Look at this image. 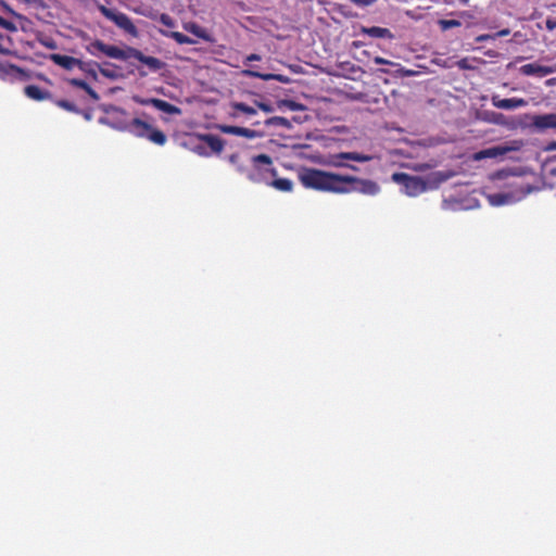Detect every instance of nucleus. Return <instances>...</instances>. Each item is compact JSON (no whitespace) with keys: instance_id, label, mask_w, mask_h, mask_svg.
<instances>
[{"instance_id":"f257e3e1","label":"nucleus","mask_w":556,"mask_h":556,"mask_svg":"<svg viewBox=\"0 0 556 556\" xmlns=\"http://www.w3.org/2000/svg\"><path fill=\"white\" fill-rule=\"evenodd\" d=\"M299 179L305 188L324 192L343 194L356 191L366 195H376L380 192V186L374 180L316 168L303 169L299 174Z\"/></svg>"},{"instance_id":"f03ea898","label":"nucleus","mask_w":556,"mask_h":556,"mask_svg":"<svg viewBox=\"0 0 556 556\" xmlns=\"http://www.w3.org/2000/svg\"><path fill=\"white\" fill-rule=\"evenodd\" d=\"M277 176V169L273 167V160L267 154H258L252 157V169L247 172V177L254 184H269V179Z\"/></svg>"},{"instance_id":"7ed1b4c3","label":"nucleus","mask_w":556,"mask_h":556,"mask_svg":"<svg viewBox=\"0 0 556 556\" xmlns=\"http://www.w3.org/2000/svg\"><path fill=\"white\" fill-rule=\"evenodd\" d=\"M126 129L135 137L148 139L156 146L162 147L167 142V137L162 130L140 118L131 119Z\"/></svg>"},{"instance_id":"20e7f679","label":"nucleus","mask_w":556,"mask_h":556,"mask_svg":"<svg viewBox=\"0 0 556 556\" xmlns=\"http://www.w3.org/2000/svg\"><path fill=\"white\" fill-rule=\"evenodd\" d=\"M392 181L403 187V192L408 197H417L427 190L426 181L418 176H410L406 173H393Z\"/></svg>"},{"instance_id":"39448f33","label":"nucleus","mask_w":556,"mask_h":556,"mask_svg":"<svg viewBox=\"0 0 556 556\" xmlns=\"http://www.w3.org/2000/svg\"><path fill=\"white\" fill-rule=\"evenodd\" d=\"M100 13L111 22H113L118 28L123 29L125 33L137 36L138 30L129 16L123 12H119L114 9H110L105 5H99Z\"/></svg>"},{"instance_id":"423d86ee","label":"nucleus","mask_w":556,"mask_h":556,"mask_svg":"<svg viewBox=\"0 0 556 556\" xmlns=\"http://www.w3.org/2000/svg\"><path fill=\"white\" fill-rule=\"evenodd\" d=\"M86 51L99 58L101 54L117 59V60H127L126 50L118 48L117 46L106 45L102 40L96 39L86 46Z\"/></svg>"},{"instance_id":"0eeeda50","label":"nucleus","mask_w":556,"mask_h":556,"mask_svg":"<svg viewBox=\"0 0 556 556\" xmlns=\"http://www.w3.org/2000/svg\"><path fill=\"white\" fill-rule=\"evenodd\" d=\"M127 59H136L142 64L147 65L150 72L156 73L166 66V63L155 56L143 54L140 50L128 47L126 49Z\"/></svg>"},{"instance_id":"6e6552de","label":"nucleus","mask_w":556,"mask_h":556,"mask_svg":"<svg viewBox=\"0 0 556 556\" xmlns=\"http://www.w3.org/2000/svg\"><path fill=\"white\" fill-rule=\"evenodd\" d=\"M344 160L355 161V162H369L372 160L371 155L363 154L358 152H341L332 155L331 165L336 167H348L352 170H357L358 168L354 165H350L344 163Z\"/></svg>"},{"instance_id":"1a4fd4ad","label":"nucleus","mask_w":556,"mask_h":556,"mask_svg":"<svg viewBox=\"0 0 556 556\" xmlns=\"http://www.w3.org/2000/svg\"><path fill=\"white\" fill-rule=\"evenodd\" d=\"M519 72L525 76L544 77L556 72V68L553 66H545L538 63H528L520 66Z\"/></svg>"},{"instance_id":"9d476101","label":"nucleus","mask_w":556,"mask_h":556,"mask_svg":"<svg viewBox=\"0 0 556 556\" xmlns=\"http://www.w3.org/2000/svg\"><path fill=\"white\" fill-rule=\"evenodd\" d=\"M493 106L502 110H514L518 108H525L528 105V101L522 98H508L501 99L498 96L492 97Z\"/></svg>"},{"instance_id":"9b49d317","label":"nucleus","mask_w":556,"mask_h":556,"mask_svg":"<svg viewBox=\"0 0 556 556\" xmlns=\"http://www.w3.org/2000/svg\"><path fill=\"white\" fill-rule=\"evenodd\" d=\"M50 60L61 66L64 70L72 71L75 67H78L80 60L74 56L53 53L50 55Z\"/></svg>"},{"instance_id":"f8f14e48","label":"nucleus","mask_w":556,"mask_h":556,"mask_svg":"<svg viewBox=\"0 0 556 556\" xmlns=\"http://www.w3.org/2000/svg\"><path fill=\"white\" fill-rule=\"evenodd\" d=\"M242 74L247 77H254V78H260L262 80H277V81H280L282 84H289L290 83V78L288 76H285V75H281V74H264V73H261V72H257V71H253V70H244L242 72Z\"/></svg>"},{"instance_id":"ddd939ff","label":"nucleus","mask_w":556,"mask_h":556,"mask_svg":"<svg viewBox=\"0 0 556 556\" xmlns=\"http://www.w3.org/2000/svg\"><path fill=\"white\" fill-rule=\"evenodd\" d=\"M219 129L224 134L241 136L248 139H253L257 137V131L244 127L239 126H230V125H220Z\"/></svg>"},{"instance_id":"4468645a","label":"nucleus","mask_w":556,"mask_h":556,"mask_svg":"<svg viewBox=\"0 0 556 556\" xmlns=\"http://www.w3.org/2000/svg\"><path fill=\"white\" fill-rule=\"evenodd\" d=\"M510 149L507 147H492L484 150H481L477 153H475L473 159L476 161L484 160V159H495L497 156L506 154Z\"/></svg>"},{"instance_id":"2eb2a0df","label":"nucleus","mask_w":556,"mask_h":556,"mask_svg":"<svg viewBox=\"0 0 556 556\" xmlns=\"http://www.w3.org/2000/svg\"><path fill=\"white\" fill-rule=\"evenodd\" d=\"M24 93L35 101H43L51 99V93L49 91H46L41 89L39 86L36 85H28L24 88Z\"/></svg>"},{"instance_id":"dca6fc26","label":"nucleus","mask_w":556,"mask_h":556,"mask_svg":"<svg viewBox=\"0 0 556 556\" xmlns=\"http://www.w3.org/2000/svg\"><path fill=\"white\" fill-rule=\"evenodd\" d=\"M533 125L539 129L556 128V113L538 115L533 119Z\"/></svg>"},{"instance_id":"f3484780","label":"nucleus","mask_w":556,"mask_h":556,"mask_svg":"<svg viewBox=\"0 0 556 556\" xmlns=\"http://www.w3.org/2000/svg\"><path fill=\"white\" fill-rule=\"evenodd\" d=\"M199 139L203 141L215 153H220L224 149V140L215 135H201L199 136Z\"/></svg>"},{"instance_id":"a211bd4d","label":"nucleus","mask_w":556,"mask_h":556,"mask_svg":"<svg viewBox=\"0 0 556 556\" xmlns=\"http://www.w3.org/2000/svg\"><path fill=\"white\" fill-rule=\"evenodd\" d=\"M362 34L368 35L372 38H388L392 39L393 34L389 28L379 27V26H371V27H363Z\"/></svg>"},{"instance_id":"6ab92c4d","label":"nucleus","mask_w":556,"mask_h":556,"mask_svg":"<svg viewBox=\"0 0 556 556\" xmlns=\"http://www.w3.org/2000/svg\"><path fill=\"white\" fill-rule=\"evenodd\" d=\"M151 105L164 113L172 114V115L180 114V112H181L178 106H176L165 100L157 99V98H155V100L151 101Z\"/></svg>"},{"instance_id":"aec40b11","label":"nucleus","mask_w":556,"mask_h":556,"mask_svg":"<svg viewBox=\"0 0 556 556\" xmlns=\"http://www.w3.org/2000/svg\"><path fill=\"white\" fill-rule=\"evenodd\" d=\"M78 68L81 72H84L85 74H87L88 76H90L93 80L98 79V72H99V70H98V63L97 62H93V61L85 62V61L80 60Z\"/></svg>"},{"instance_id":"412c9836","label":"nucleus","mask_w":556,"mask_h":556,"mask_svg":"<svg viewBox=\"0 0 556 556\" xmlns=\"http://www.w3.org/2000/svg\"><path fill=\"white\" fill-rule=\"evenodd\" d=\"M185 29L193 35H195L197 37L201 38V39H204L206 41L211 40L210 38V35L207 34V31L202 28L201 26H199L198 24L195 23H188L185 25Z\"/></svg>"},{"instance_id":"4be33fe9","label":"nucleus","mask_w":556,"mask_h":556,"mask_svg":"<svg viewBox=\"0 0 556 556\" xmlns=\"http://www.w3.org/2000/svg\"><path fill=\"white\" fill-rule=\"evenodd\" d=\"M268 185L283 192H290L293 188V182L288 178H277L271 181L269 180Z\"/></svg>"},{"instance_id":"5701e85b","label":"nucleus","mask_w":556,"mask_h":556,"mask_svg":"<svg viewBox=\"0 0 556 556\" xmlns=\"http://www.w3.org/2000/svg\"><path fill=\"white\" fill-rule=\"evenodd\" d=\"M165 36L174 39L179 45H193L195 40L179 31L164 33Z\"/></svg>"},{"instance_id":"b1692460","label":"nucleus","mask_w":556,"mask_h":556,"mask_svg":"<svg viewBox=\"0 0 556 556\" xmlns=\"http://www.w3.org/2000/svg\"><path fill=\"white\" fill-rule=\"evenodd\" d=\"M59 108L65 110V111H68V112H72V113H79V109L77 108V105L68 100H64V99H61V100H55L54 102Z\"/></svg>"},{"instance_id":"393cba45","label":"nucleus","mask_w":556,"mask_h":556,"mask_svg":"<svg viewBox=\"0 0 556 556\" xmlns=\"http://www.w3.org/2000/svg\"><path fill=\"white\" fill-rule=\"evenodd\" d=\"M17 72H20L17 66L0 61V77L13 75Z\"/></svg>"},{"instance_id":"a878e982","label":"nucleus","mask_w":556,"mask_h":556,"mask_svg":"<svg viewBox=\"0 0 556 556\" xmlns=\"http://www.w3.org/2000/svg\"><path fill=\"white\" fill-rule=\"evenodd\" d=\"M232 108H233V110L241 112L243 114H247V115H255L256 114V109H254L245 103H242V102L233 103Z\"/></svg>"},{"instance_id":"bb28decb","label":"nucleus","mask_w":556,"mask_h":556,"mask_svg":"<svg viewBox=\"0 0 556 556\" xmlns=\"http://www.w3.org/2000/svg\"><path fill=\"white\" fill-rule=\"evenodd\" d=\"M18 2L25 4L29 9L34 10H45L47 4L43 0H17Z\"/></svg>"},{"instance_id":"cd10ccee","label":"nucleus","mask_w":556,"mask_h":556,"mask_svg":"<svg viewBox=\"0 0 556 556\" xmlns=\"http://www.w3.org/2000/svg\"><path fill=\"white\" fill-rule=\"evenodd\" d=\"M267 125H275V126H282V127H289L290 122L282 116H274L266 121Z\"/></svg>"},{"instance_id":"c85d7f7f","label":"nucleus","mask_w":556,"mask_h":556,"mask_svg":"<svg viewBox=\"0 0 556 556\" xmlns=\"http://www.w3.org/2000/svg\"><path fill=\"white\" fill-rule=\"evenodd\" d=\"M98 70H99L98 73H100L101 75H103L106 78L114 79L117 77V74L115 73L114 70L106 68V67L100 65L99 63H98Z\"/></svg>"},{"instance_id":"c756f323","label":"nucleus","mask_w":556,"mask_h":556,"mask_svg":"<svg viewBox=\"0 0 556 556\" xmlns=\"http://www.w3.org/2000/svg\"><path fill=\"white\" fill-rule=\"evenodd\" d=\"M0 27H2L5 30H9V31L17 30V26L13 22L8 21L2 16H0Z\"/></svg>"},{"instance_id":"7c9ffc66","label":"nucleus","mask_w":556,"mask_h":556,"mask_svg":"<svg viewBox=\"0 0 556 556\" xmlns=\"http://www.w3.org/2000/svg\"><path fill=\"white\" fill-rule=\"evenodd\" d=\"M14 16L23 30H26L31 25V22L22 14L14 13Z\"/></svg>"},{"instance_id":"2f4dec72","label":"nucleus","mask_w":556,"mask_h":556,"mask_svg":"<svg viewBox=\"0 0 556 556\" xmlns=\"http://www.w3.org/2000/svg\"><path fill=\"white\" fill-rule=\"evenodd\" d=\"M68 84L83 90L87 89V87L89 86L85 80L78 78L68 79Z\"/></svg>"},{"instance_id":"473e14b6","label":"nucleus","mask_w":556,"mask_h":556,"mask_svg":"<svg viewBox=\"0 0 556 556\" xmlns=\"http://www.w3.org/2000/svg\"><path fill=\"white\" fill-rule=\"evenodd\" d=\"M350 2L356 7L365 8L375 4L377 0H350Z\"/></svg>"},{"instance_id":"72a5a7b5","label":"nucleus","mask_w":556,"mask_h":556,"mask_svg":"<svg viewBox=\"0 0 556 556\" xmlns=\"http://www.w3.org/2000/svg\"><path fill=\"white\" fill-rule=\"evenodd\" d=\"M281 104L283 106H287L291 111H296V110L301 109V105L292 100H285L281 102Z\"/></svg>"},{"instance_id":"f704fd0d","label":"nucleus","mask_w":556,"mask_h":556,"mask_svg":"<svg viewBox=\"0 0 556 556\" xmlns=\"http://www.w3.org/2000/svg\"><path fill=\"white\" fill-rule=\"evenodd\" d=\"M441 24L444 29L460 25V23L456 20H444V21H441Z\"/></svg>"},{"instance_id":"c9c22d12","label":"nucleus","mask_w":556,"mask_h":556,"mask_svg":"<svg viewBox=\"0 0 556 556\" xmlns=\"http://www.w3.org/2000/svg\"><path fill=\"white\" fill-rule=\"evenodd\" d=\"M92 100L99 101L100 97L96 90H93L90 86L84 90Z\"/></svg>"},{"instance_id":"e433bc0d","label":"nucleus","mask_w":556,"mask_h":556,"mask_svg":"<svg viewBox=\"0 0 556 556\" xmlns=\"http://www.w3.org/2000/svg\"><path fill=\"white\" fill-rule=\"evenodd\" d=\"M490 39H495L494 34H482L476 37V42H482Z\"/></svg>"},{"instance_id":"4c0bfd02","label":"nucleus","mask_w":556,"mask_h":556,"mask_svg":"<svg viewBox=\"0 0 556 556\" xmlns=\"http://www.w3.org/2000/svg\"><path fill=\"white\" fill-rule=\"evenodd\" d=\"M374 63L375 64H379V65H381V64L395 65L393 62H391V61H389V60H387V59H384L382 56H375L374 58Z\"/></svg>"},{"instance_id":"58836bf2","label":"nucleus","mask_w":556,"mask_h":556,"mask_svg":"<svg viewBox=\"0 0 556 556\" xmlns=\"http://www.w3.org/2000/svg\"><path fill=\"white\" fill-rule=\"evenodd\" d=\"M457 66L462 70H469L471 68V66L468 64V60L467 59H462L457 62Z\"/></svg>"},{"instance_id":"ea45409f","label":"nucleus","mask_w":556,"mask_h":556,"mask_svg":"<svg viewBox=\"0 0 556 556\" xmlns=\"http://www.w3.org/2000/svg\"><path fill=\"white\" fill-rule=\"evenodd\" d=\"M257 106H258V109H261L262 111H264L266 113L273 112V108L267 103L258 102Z\"/></svg>"},{"instance_id":"a19ab883","label":"nucleus","mask_w":556,"mask_h":556,"mask_svg":"<svg viewBox=\"0 0 556 556\" xmlns=\"http://www.w3.org/2000/svg\"><path fill=\"white\" fill-rule=\"evenodd\" d=\"M152 100H155V98H147V99L136 98V102L141 105H151Z\"/></svg>"},{"instance_id":"79ce46f5","label":"nucleus","mask_w":556,"mask_h":556,"mask_svg":"<svg viewBox=\"0 0 556 556\" xmlns=\"http://www.w3.org/2000/svg\"><path fill=\"white\" fill-rule=\"evenodd\" d=\"M545 24H546V28H547L548 30H554V29H556V20L547 18Z\"/></svg>"},{"instance_id":"37998d69","label":"nucleus","mask_w":556,"mask_h":556,"mask_svg":"<svg viewBox=\"0 0 556 556\" xmlns=\"http://www.w3.org/2000/svg\"><path fill=\"white\" fill-rule=\"evenodd\" d=\"M161 22H162L164 25H166V26H173V21H172V18H170L168 15H166V14H163V15L161 16Z\"/></svg>"},{"instance_id":"c03bdc74","label":"nucleus","mask_w":556,"mask_h":556,"mask_svg":"<svg viewBox=\"0 0 556 556\" xmlns=\"http://www.w3.org/2000/svg\"><path fill=\"white\" fill-rule=\"evenodd\" d=\"M239 159H240V155H239V154H237V153H233V154H231V155L229 156V162H230L231 164L237 165V164H238V162H239Z\"/></svg>"},{"instance_id":"a18cd8bd","label":"nucleus","mask_w":556,"mask_h":556,"mask_svg":"<svg viewBox=\"0 0 556 556\" xmlns=\"http://www.w3.org/2000/svg\"><path fill=\"white\" fill-rule=\"evenodd\" d=\"M260 60H261V55L255 54V53H252V54L247 56V62L260 61Z\"/></svg>"},{"instance_id":"49530a36","label":"nucleus","mask_w":556,"mask_h":556,"mask_svg":"<svg viewBox=\"0 0 556 556\" xmlns=\"http://www.w3.org/2000/svg\"><path fill=\"white\" fill-rule=\"evenodd\" d=\"M509 34V29H502L500 31H497L496 34H494L495 38L497 37H503V36H507Z\"/></svg>"},{"instance_id":"de8ad7c7","label":"nucleus","mask_w":556,"mask_h":556,"mask_svg":"<svg viewBox=\"0 0 556 556\" xmlns=\"http://www.w3.org/2000/svg\"><path fill=\"white\" fill-rule=\"evenodd\" d=\"M547 150H556V141L551 142L549 146L547 147Z\"/></svg>"},{"instance_id":"09e8293b","label":"nucleus","mask_w":556,"mask_h":556,"mask_svg":"<svg viewBox=\"0 0 556 556\" xmlns=\"http://www.w3.org/2000/svg\"><path fill=\"white\" fill-rule=\"evenodd\" d=\"M203 150H204V147H202V146H198V147L195 148V151H197L199 154H203V153H204V152H203Z\"/></svg>"},{"instance_id":"8fccbe9b","label":"nucleus","mask_w":556,"mask_h":556,"mask_svg":"<svg viewBox=\"0 0 556 556\" xmlns=\"http://www.w3.org/2000/svg\"><path fill=\"white\" fill-rule=\"evenodd\" d=\"M238 170L241 172V173L245 172V169L242 166H238Z\"/></svg>"},{"instance_id":"3c124183","label":"nucleus","mask_w":556,"mask_h":556,"mask_svg":"<svg viewBox=\"0 0 556 556\" xmlns=\"http://www.w3.org/2000/svg\"><path fill=\"white\" fill-rule=\"evenodd\" d=\"M553 81H554V79H548V80L546 81V84H547V85H552V84H553Z\"/></svg>"},{"instance_id":"603ef678","label":"nucleus","mask_w":556,"mask_h":556,"mask_svg":"<svg viewBox=\"0 0 556 556\" xmlns=\"http://www.w3.org/2000/svg\"><path fill=\"white\" fill-rule=\"evenodd\" d=\"M85 117H86V119H90L91 118L90 114H88V113L85 114Z\"/></svg>"},{"instance_id":"864d4df0","label":"nucleus","mask_w":556,"mask_h":556,"mask_svg":"<svg viewBox=\"0 0 556 556\" xmlns=\"http://www.w3.org/2000/svg\"><path fill=\"white\" fill-rule=\"evenodd\" d=\"M140 75H141V76H146V75H147V72H141V71H140Z\"/></svg>"}]
</instances>
